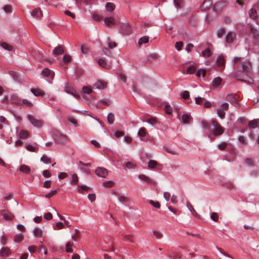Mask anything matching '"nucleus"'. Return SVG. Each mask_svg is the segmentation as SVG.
I'll return each instance as SVG.
<instances>
[{
    "label": "nucleus",
    "mask_w": 259,
    "mask_h": 259,
    "mask_svg": "<svg viewBox=\"0 0 259 259\" xmlns=\"http://www.w3.org/2000/svg\"><path fill=\"white\" fill-rule=\"evenodd\" d=\"M141 120L143 122H147L149 124L154 125L158 122L157 119L155 117L152 116H148L144 118H141Z\"/></svg>",
    "instance_id": "obj_12"
},
{
    "label": "nucleus",
    "mask_w": 259,
    "mask_h": 259,
    "mask_svg": "<svg viewBox=\"0 0 259 259\" xmlns=\"http://www.w3.org/2000/svg\"><path fill=\"white\" fill-rule=\"evenodd\" d=\"M146 134L147 132L146 128L143 127L139 129V132L138 133V135L141 139H142V138L145 137Z\"/></svg>",
    "instance_id": "obj_29"
},
{
    "label": "nucleus",
    "mask_w": 259,
    "mask_h": 259,
    "mask_svg": "<svg viewBox=\"0 0 259 259\" xmlns=\"http://www.w3.org/2000/svg\"><path fill=\"white\" fill-rule=\"evenodd\" d=\"M41 74L46 77H48L49 79L52 80L55 76L53 71L49 69L48 68H45L42 71Z\"/></svg>",
    "instance_id": "obj_10"
},
{
    "label": "nucleus",
    "mask_w": 259,
    "mask_h": 259,
    "mask_svg": "<svg viewBox=\"0 0 259 259\" xmlns=\"http://www.w3.org/2000/svg\"><path fill=\"white\" fill-rule=\"evenodd\" d=\"M139 178L141 180L144 181L149 184H154V182L153 180H152L151 179L148 178L147 176H146L144 175H143V174L140 175L139 176Z\"/></svg>",
    "instance_id": "obj_18"
},
{
    "label": "nucleus",
    "mask_w": 259,
    "mask_h": 259,
    "mask_svg": "<svg viewBox=\"0 0 259 259\" xmlns=\"http://www.w3.org/2000/svg\"><path fill=\"white\" fill-rule=\"evenodd\" d=\"M0 45L6 50H8V51H12L13 48V47L7 44V42H1L0 43Z\"/></svg>",
    "instance_id": "obj_31"
},
{
    "label": "nucleus",
    "mask_w": 259,
    "mask_h": 259,
    "mask_svg": "<svg viewBox=\"0 0 259 259\" xmlns=\"http://www.w3.org/2000/svg\"><path fill=\"white\" fill-rule=\"evenodd\" d=\"M115 6L112 3H107L105 5L106 10L109 12H112L115 9Z\"/></svg>",
    "instance_id": "obj_26"
},
{
    "label": "nucleus",
    "mask_w": 259,
    "mask_h": 259,
    "mask_svg": "<svg viewBox=\"0 0 259 259\" xmlns=\"http://www.w3.org/2000/svg\"><path fill=\"white\" fill-rule=\"evenodd\" d=\"M73 246V242L69 241L66 245L65 250L67 252H73V250L71 247Z\"/></svg>",
    "instance_id": "obj_35"
},
{
    "label": "nucleus",
    "mask_w": 259,
    "mask_h": 259,
    "mask_svg": "<svg viewBox=\"0 0 259 259\" xmlns=\"http://www.w3.org/2000/svg\"><path fill=\"white\" fill-rule=\"evenodd\" d=\"M149 38L148 36H144L140 38L138 41V45L141 46L143 44L148 43Z\"/></svg>",
    "instance_id": "obj_28"
},
{
    "label": "nucleus",
    "mask_w": 259,
    "mask_h": 259,
    "mask_svg": "<svg viewBox=\"0 0 259 259\" xmlns=\"http://www.w3.org/2000/svg\"><path fill=\"white\" fill-rule=\"evenodd\" d=\"M120 27V32L123 34L128 35L130 34L132 32V28L130 24L128 23L122 24Z\"/></svg>",
    "instance_id": "obj_8"
},
{
    "label": "nucleus",
    "mask_w": 259,
    "mask_h": 259,
    "mask_svg": "<svg viewBox=\"0 0 259 259\" xmlns=\"http://www.w3.org/2000/svg\"><path fill=\"white\" fill-rule=\"evenodd\" d=\"M3 10L6 13H11L12 12V6L9 5H6L4 7Z\"/></svg>",
    "instance_id": "obj_62"
},
{
    "label": "nucleus",
    "mask_w": 259,
    "mask_h": 259,
    "mask_svg": "<svg viewBox=\"0 0 259 259\" xmlns=\"http://www.w3.org/2000/svg\"><path fill=\"white\" fill-rule=\"evenodd\" d=\"M114 121V115L113 113H109L107 116V121L109 124H112Z\"/></svg>",
    "instance_id": "obj_36"
},
{
    "label": "nucleus",
    "mask_w": 259,
    "mask_h": 259,
    "mask_svg": "<svg viewBox=\"0 0 259 259\" xmlns=\"http://www.w3.org/2000/svg\"><path fill=\"white\" fill-rule=\"evenodd\" d=\"M98 64L100 66L106 69H107L109 67V65L107 64L106 61L102 59H99Z\"/></svg>",
    "instance_id": "obj_30"
},
{
    "label": "nucleus",
    "mask_w": 259,
    "mask_h": 259,
    "mask_svg": "<svg viewBox=\"0 0 259 259\" xmlns=\"http://www.w3.org/2000/svg\"><path fill=\"white\" fill-rule=\"evenodd\" d=\"M187 207L189 208V209L190 210V211L192 212V213L194 215V216H197L198 215V213H197V212L195 211V210L194 209V208H193V207L192 206V205H191V204L189 202H188L187 203Z\"/></svg>",
    "instance_id": "obj_37"
},
{
    "label": "nucleus",
    "mask_w": 259,
    "mask_h": 259,
    "mask_svg": "<svg viewBox=\"0 0 259 259\" xmlns=\"http://www.w3.org/2000/svg\"><path fill=\"white\" fill-rule=\"evenodd\" d=\"M65 92L68 94L72 95L77 99L80 98V96L76 93L75 90L71 86H66Z\"/></svg>",
    "instance_id": "obj_13"
},
{
    "label": "nucleus",
    "mask_w": 259,
    "mask_h": 259,
    "mask_svg": "<svg viewBox=\"0 0 259 259\" xmlns=\"http://www.w3.org/2000/svg\"><path fill=\"white\" fill-rule=\"evenodd\" d=\"M67 119L68 121L73 124L74 126H78L77 120L73 117L69 116Z\"/></svg>",
    "instance_id": "obj_49"
},
{
    "label": "nucleus",
    "mask_w": 259,
    "mask_h": 259,
    "mask_svg": "<svg viewBox=\"0 0 259 259\" xmlns=\"http://www.w3.org/2000/svg\"><path fill=\"white\" fill-rule=\"evenodd\" d=\"M221 82H222L221 78H220V77H218L215 78L213 80L212 84L214 87H217L221 83Z\"/></svg>",
    "instance_id": "obj_39"
},
{
    "label": "nucleus",
    "mask_w": 259,
    "mask_h": 259,
    "mask_svg": "<svg viewBox=\"0 0 259 259\" xmlns=\"http://www.w3.org/2000/svg\"><path fill=\"white\" fill-rule=\"evenodd\" d=\"M94 88L98 89H104L106 88V84L102 81H98L93 85Z\"/></svg>",
    "instance_id": "obj_19"
},
{
    "label": "nucleus",
    "mask_w": 259,
    "mask_h": 259,
    "mask_svg": "<svg viewBox=\"0 0 259 259\" xmlns=\"http://www.w3.org/2000/svg\"><path fill=\"white\" fill-rule=\"evenodd\" d=\"M225 33V30L224 28H220L217 31V36L219 38L222 37Z\"/></svg>",
    "instance_id": "obj_56"
},
{
    "label": "nucleus",
    "mask_w": 259,
    "mask_h": 259,
    "mask_svg": "<svg viewBox=\"0 0 259 259\" xmlns=\"http://www.w3.org/2000/svg\"><path fill=\"white\" fill-rule=\"evenodd\" d=\"M258 125L257 121L255 119L249 121L248 122V126L252 128H255Z\"/></svg>",
    "instance_id": "obj_40"
},
{
    "label": "nucleus",
    "mask_w": 259,
    "mask_h": 259,
    "mask_svg": "<svg viewBox=\"0 0 259 259\" xmlns=\"http://www.w3.org/2000/svg\"><path fill=\"white\" fill-rule=\"evenodd\" d=\"M158 165L156 161L154 160H150L148 163V167L149 169H153Z\"/></svg>",
    "instance_id": "obj_33"
},
{
    "label": "nucleus",
    "mask_w": 259,
    "mask_h": 259,
    "mask_svg": "<svg viewBox=\"0 0 259 259\" xmlns=\"http://www.w3.org/2000/svg\"><path fill=\"white\" fill-rule=\"evenodd\" d=\"M191 115L189 114L186 113L183 115L182 117V120L184 123H190L191 119Z\"/></svg>",
    "instance_id": "obj_22"
},
{
    "label": "nucleus",
    "mask_w": 259,
    "mask_h": 259,
    "mask_svg": "<svg viewBox=\"0 0 259 259\" xmlns=\"http://www.w3.org/2000/svg\"><path fill=\"white\" fill-rule=\"evenodd\" d=\"M92 18L97 21H100L103 19V17L98 14H93L92 15Z\"/></svg>",
    "instance_id": "obj_59"
},
{
    "label": "nucleus",
    "mask_w": 259,
    "mask_h": 259,
    "mask_svg": "<svg viewBox=\"0 0 259 259\" xmlns=\"http://www.w3.org/2000/svg\"><path fill=\"white\" fill-rule=\"evenodd\" d=\"M26 148L27 150L31 151V152H37L38 149L36 148L35 147L32 146L30 145H27L26 146Z\"/></svg>",
    "instance_id": "obj_51"
},
{
    "label": "nucleus",
    "mask_w": 259,
    "mask_h": 259,
    "mask_svg": "<svg viewBox=\"0 0 259 259\" xmlns=\"http://www.w3.org/2000/svg\"><path fill=\"white\" fill-rule=\"evenodd\" d=\"M10 253V249L8 247H3L0 251V255L2 257L8 256Z\"/></svg>",
    "instance_id": "obj_23"
},
{
    "label": "nucleus",
    "mask_w": 259,
    "mask_h": 259,
    "mask_svg": "<svg viewBox=\"0 0 259 259\" xmlns=\"http://www.w3.org/2000/svg\"><path fill=\"white\" fill-rule=\"evenodd\" d=\"M210 218L214 222H218L219 220V215L216 212H212L210 215Z\"/></svg>",
    "instance_id": "obj_58"
},
{
    "label": "nucleus",
    "mask_w": 259,
    "mask_h": 259,
    "mask_svg": "<svg viewBox=\"0 0 259 259\" xmlns=\"http://www.w3.org/2000/svg\"><path fill=\"white\" fill-rule=\"evenodd\" d=\"M64 53V50L62 46H59L55 47L53 50V54L55 56L61 55Z\"/></svg>",
    "instance_id": "obj_17"
},
{
    "label": "nucleus",
    "mask_w": 259,
    "mask_h": 259,
    "mask_svg": "<svg viewBox=\"0 0 259 259\" xmlns=\"http://www.w3.org/2000/svg\"><path fill=\"white\" fill-rule=\"evenodd\" d=\"M29 136V133L27 130H22L19 133V138L21 139H25Z\"/></svg>",
    "instance_id": "obj_25"
},
{
    "label": "nucleus",
    "mask_w": 259,
    "mask_h": 259,
    "mask_svg": "<svg viewBox=\"0 0 259 259\" xmlns=\"http://www.w3.org/2000/svg\"><path fill=\"white\" fill-rule=\"evenodd\" d=\"M71 56L69 55L65 54L64 55L63 58V61L65 63H68L71 61Z\"/></svg>",
    "instance_id": "obj_54"
},
{
    "label": "nucleus",
    "mask_w": 259,
    "mask_h": 259,
    "mask_svg": "<svg viewBox=\"0 0 259 259\" xmlns=\"http://www.w3.org/2000/svg\"><path fill=\"white\" fill-rule=\"evenodd\" d=\"M114 183L112 181H108L103 183V186L106 187L111 188L113 187Z\"/></svg>",
    "instance_id": "obj_63"
},
{
    "label": "nucleus",
    "mask_w": 259,
    "mask_h": 259,
    "mask_svg": "<svg viewBox=\"0 0 259 259\" xmlns=\"http://www.w3.org/2000/svg\"><path fill=\"white\" fill-rule=\"evenodd\" d=\"M31 16L37 19H39L42 17V12L39 8L34 9L31 12Z\"/></svg>",
    "instance_id": "obj_14"
},
{
    "label": "nucleus",
    "mask_w": 259,
    "mask_h": 259,
    "mask_svg": "<svg viewBox=\"0 0 259 259\" xmlns=\"http://www.w3.org/2000/svg\"><path fill=\"white\" fill-rule=\"evenodd\" d=\"M28 120L32 125L37 128H40L43 125V122L41 120L35 118L33 115L28 114L27 116Z\"/></svg>",
    "instance_id": "obj_3"
},
{
    "label": "nucleus",
    "mask_w": 259,
    "mask_h": 259,
    "mask_svg": "<svg viewBox=\"0 0 259 259\" xmlns=\"http://www.w3.org/2000/svg\"><path fill=\"white\" fill-rule=\"evenodd\" d=\"M19 170L25 174H29L31 170L29 166L25 164L21 165L19 167Z\"/></svg>",
    "instance_id": "obj_21"
},
{
    "label": "nucleus",
    "mask_w": 259,
    "mask_h": 259,
    "mask_svg": "<svg viewBox=\"0 0 259 259\" xmlns=\"http://www.w3.org/2000/svg\"><path fill=\"white\" fill-rule=\"evenodd\" d=\"M250 31L252 34L253 35V36L256 38H259V27L258 29L255 28L253 26H250Z\"/></svg>",
    "instance_id": "obj_24"
},
{
    "label": "nucleus",
    "mask_w": 259,
    "mask_h": 259,
    "mask_svg": "<svg viewBox=\"0 0 259 259\" xmlns=\"http://www.w3.org/2000/svg\"><path fill=\"white\" fill-rule=\"evenodd\" d=\"M89 188L84 185H79L77 187V190L79 193H83V191H87Z\"/></svg>",
    "instance_id": "obj_43"
},
{
    "label": "nucleus",
    "mask_w": 259,
    "mask_h": 259,
    "mask_svg": "<svg viewBox=\"0 0 259 259\" xmlns=\"http://www.w3.org/2000/svg\"><path fill=\"white\" fill-rule=\"evenodd\" d=\"M212 125L213 127L212 133L215 136L222 135L224 132L223 127L215 120L211 121Z\"/></svg>",
    "instance_id": "obj_2"
},
{
    "label": "nucleus",
    "mask_w": 259,
    "mask_h": 259,
    "mask_svg": "<svg viewBox=\"0 0 259 259\" xmlns=\"http://www.w3.org/2000/svg\"><path fill=\"white\" fill-rule=\"evenodd\" d=\"M183 46V43L182 41H178L175 44V48L178 51H180Z\"/></svg>",
    "instance_id": "obj_61"
},
{
    "label": "nucleus",
    "mask_w": 259,
    "mask_h": 259,
    "mask_svg": "<svg viewBox=\"0 0 259 259\" xmlns=\"http://www.w3.org/2000/svg\"><path fill=\"white\" fill-rule=\"evenodd\" d=\"M229 109V104L227 103H223L221 108L217 109V114L218 116L222 119L225 116L226 113L225 111H227Z\"/></svg>",
    "instance_id": "obj_5"
},
{
    "label": "nucleus",
    "mask_w": 259,
    "mask_h": 259,
    "mask_svg": "<svg viewBox=\"0 0 259 259\" xmlns=\"http://www.w3.org/2000/svg\"><path fill=\"white\" fill-rule=\"evenodd\" d=\"M245 162L248 166H253L254 165V160L251 158H246L245 160Z\"/></svg>",
    "instance_id": "obj_47"
},
{
    "label": "nucleus",
    "mask_w": 259,
    "mask_h": 259,
    "mask_svg": "<svg viewBox=\"0 0 259 259\" xmlns=\"http://www.w3.org/2000/svg\"><path fill=\"white\" fill-rule=\"evenodd\" d=\"M40 160L44 163L48 164L51 162V159L46 155H44L40 159Z\"/></svg>",
    "instance_id": "obj_44"
},
{
    "label": "nucleus",
    "mask_w": 259,
    "mask_h": 259,
    "mask_svg": "<svg viewBox=\"0 0 259 259\" xmlns=\"http://www.w3.org/2000/svg\"><path fill=\"white\" fill-rule=\"evenodd\" d=\"M152 237L155 239H159L162 238V235L160 232L154 231L153 232Z\"/></svg>",
    "instance_id": "obj_42"
},
{
    "label": "nucleus",
    "mask_w": 259,
    "mask_h": 259,
    "mask_svg": "<svg viewBox=\"0 0 259 259\" xmlns=\"http://www.w3.org/2000/svg\"><path fill=\"white\" fill-rule=\"evenodd\" d=\"M202 56L204 57H209L211 55V52L209 49L207 48L202 52Z\"/></svg>",
    "instance_id": "obj_41"
},
{
    "label": "nucleus",
    "mask_w": 259,
    "mask_h": 259,
    "mask_svg": "<svg viewBox=\"0 0 259 259\" xmlns=\"http://www.w3.org/2000/svg\"><path fill=\"white\" fill-rule=\"evenodd\" d=\"M79 179L77 175L76 174H73L72 175V180L70 182V184L72 185H76L78 184Z\"/></svg>",
    "instance_id": "obj_27"
},
{
    "label": "nucleus",
    "mask_w": 259,
    "mask_h": 259,
    "mask_svg": "<svg viewBox=\"0 0 259 259\" xmlns=\"http://www.w3.org/2000/svg\"><path fill=\"white\" fill-rule=\"evenodd\" d=\"M236 34L235 33L229 32L226 36V42L228 43L232 42Z\"/></svg>",
    "instance_id": "obj_20"
},
{
    "label": "nucleus",
    "mask_w": 259,
    "mask_h": 259,
    "mask_svg": "<svg viewBox=\"0 0 259 259\" xmlns=\"http://www.w3.org/2000/svg\"><path fill=\"white\" fill-rule=\"evenodd\" d=\"M206 74V71L204 69H199L196 72V76L200 77L201 75L203 77L205 76Z\"/></svg>",
    "instance_id": "obj_53"
},
{
    "label": "nucleus",
    "mask_w": 259,
    "mask_h": 259,
    "mask_svg": "<svg viewBox=\"0 0 259 259\" xmlns=\"http://www.w3.org/2000/svg\"><path fill=\"white\" fill-rule=\"evenodd\" d=\"M163 149L166 151L167 152L171 154L172 155H178V153L172 149L166 147H164Z\"/></svg>",
    "instance_id": "obj_50"
},
{
    "label": "nucleus",
    "mask_w": 259,
    "mask_h": 259,
    "mask_svg": "<svg viewBox=\"0 0 259 259\" xmlns=\"http://www.w3.org/2000/svg\"><path fill=\"white\" fill-rule=\"evenodd\" d=\"M82 91L84 93L89 94L92 92V90L91 88L88 87H84L82 88Z\"/></svg>",
    "instance_id": "obj_64"
},
{
    "label": "nucleus",
    "mask_w": 259,
    "mask_h": 259,
    "mask_svg": "<svg viewBox=\"0 0 259 259\" xmlns=\"http://www.w3.org/2000/svg\"><path fill=\"white\" fill-rule=\"evenodd\" d=\"M95 174L99 177L105 178L108 175V171L104 167H98L95 170Z\"/></svg>",
    "instance_id": "obj_6"
},
{
    "label": "nucleus",
    "mask_w": 259,
    "mask_h": 259,
    "mask_svg": "<svg viewBox=\"0 0 259 259\" xmlns=\"http://www.w3.org/2000/svg\"><path fill=\"white\" fill-rule=\"evenodd\" d=\"M80 237L79 232L76 229L75 230V233L72 236V239L74 241H77Z\"/></svg>",
    "instance_id": "obj_48"
},
{
    "label": "nucleus",
    "mask_w": 259,
    "mask_h": 259,
    "mask_svg": "<svg viewBox=\"0 0 259 259\" xmlns=\"http://www.w3.org/2000/svg\"><path fill=\"white\" fill-rule=\"evenodd\" d=\"M54 139L58 144H64L67 142V137L59 132L54 134Z\"/></svg>",
    "instance_id": "obj_4"
},
{
    "label": "nucleus",
    "mask_w": 259,
    "mask_h": 259,
    "mask_svg": "<svg viewBox=\"0 0 259 259\" xmlns=\"http://www.w3.org/2000/svg\"><path fill=\"white\" fill-rule=\"evenodd\" d=\"M1 214L7 221H11L15 217L14 215L8 209L2 210L1 211Z\"/></svg>",
    "instance_id": "obj_9"
},
{
    "label": "nucleus",
    "mask_w": 259,
    "mask_h": 259,
    "mask_svg": "<svg viewBox=\"0 0 259 259\" xmlns=\"http://www.w3.org/2000/svg\"><path fill=\"white\" fill-rule=\"evenodd\" d=\"M217 63L219 67V70L222 71L224 69L225 65V61L222 56H219L217 60Z\"/></svg>",
    "instance_id": "obj_11"
},
{
    "label": "nucleus",
    "mask_w": 259,
    "mask_h": 259,
    "mask_svg": "<svg viewBox=\"0 0 259 259\" xmlns=\"http://www.w3.org/2000/svg\"><path fill=\"white\" fill-rule=\"evenodd\" d=\"M34 235L36 237H40L42 236L43 232L41 229L36 228L33 232Z\"/></svg>",
    "instance_id": "obj_32"
},
{
    "label": "nucleus",
    "mask_w": 259,
    "mask_h": 259,
    "mask_svg": "<svg viewBox=\"0 0 259 259\" xmlns=\"http://www.w3.org/2000/svg\"><path fill=\"white\" fill-rule=\"evenodd\" d=\"M174 2L177 8H181L183 6V0H174Z\"/></svg>",
    "instance_id": "obj_52"
},
{
    "label": "nucleus",
    "mask_w": 259,
    "mask_h": 259,
    "mask_svg": "<svg viewBox=\"0 0 259 259\" xmlns=\"http://www.w3.org/2000/svg\"><path fill=\"white\" fill-rule=\"evenodd\" d=\"M249 15L250 18L252 19H255L257 18V14L256 10L252 8L249 11Z\"/></svg>",
    "instance_id": "obj_34"
},
{
    "label": "nucleus",
    "mask_w": 259,
    "mask_h": 259,
    "mask_svg": "<svg viewBox=\"0 0 259 259\" xmlns=\"http://www.w3.org/2000/svg\"><path fill=\"white\" fill-rule=\"evenodd\" d=\"M23 236L22 234L16 235L14 237V241L17 243H19L22 240Z\"/></svg>",
    "instance_id": "obj_57"
},
{
    "label": "nucleus",
    "mask_w": 259,
    "mask_h": 259,
    "mask_svg": "<svg viewBox=\"0 0 259 259\" xmlns=\"http://www.w3.org/2000/svg\"><path fill=\"white\" fill-rule=\"evenodd\" d=\"M118 200L122 203L125 204L129 201L130 199L128 197H127L126 196L122 195V196H119Z\"/></svg>",
    "instance_id": "obj_38"
},
{
    "label": "nucleus",
    "mask_w": 259,
    "mask_h": 259,
    "mask_svg": "<svg viewBox=\"0 0 259 259\" xmlns=\"http://www.w3.org/2000/svg\"><path fill=\"white\" fill-rule=\"evenodd\" d=\"M237 97V95L230 94L227 96L226 100L231 104H233L235 106L237 107L239 105V104L238 102Z\"/></svg>",
    "instance_id": "obj_7"
},
{
    "label": "nucleus",
    "mask_w": 259,
    "mask_h": 259,
    "mask_svg": "<svg viewBox=\"0 0 259 259\" xmlns=\"http://www.w3.org/2000/svg\"><path fill=\"white\" fill-rule=\"evenodd\" d=\"M211 5V2L210 0H204L203 3L202 4V7L203 9H207V8H209Z\"/></svg>",
    "instance_id": "obj_46"
},
{
    "label": "nucleus",
    "mask_w": 259,
    "mask_h": 259,
    "mask_svg": "<svg viewBox=\"0 0 259 259\" xmlns=\"http://www.w3.org/2000/svg\"><path fill=\"white\" fill-rule=\"evenodd\" d=\"M196 69V68L194 66H190L187 69V73L192 74L195 72Z\"/></svg>",
    "instance_id": "obj_45"
},
{
    "label": "nucleus",
    "mask_w": 259,
    "mask_h": 259,
    "mask_svg": "<svg viewBox=\"0 0 259 259\" xmlns=\"http://www.w3.org/2000/svg\"><path fill=\"white\" fill-rule=\"evenodd\" d=\"M105 24L107 26H110L112 25H115V19L112 17H106L104 19Z\"/></svg>",
    "instance_id": "obj_15"
},
{
    "label": "nucleus",
    "mask_w": 259,
    "mask_h": 259,
    "mask_svg": "<svg viewBox=\"0 0 259 259\" xmlns=\"http://www.w3.org/2000/svg\"><path fill=\"white\" fill-rule=\"evenodd\" d=\"M31 93L35 96H43L45 95L44 92L40 89H31Z\"/></svg>",
    "instance_id": "obj_16"
},
{
    "label": "nucleus",
    "mask_w": 259,
    "mask_h": 259,
    "mask_svg": "<svg viewBox=\"0 0 259 259\" xmlns=\"http://www.w3.org/2000/svg\"><path fill=\"white\" fill-rule=\"evenodd\" d=\"M64 228V225L62 222L56 223V226L54 227L55 230H60Z\"/></svg>",
    "instance_id": "obj_60"
},
{
    "label": "nucleus",
    "mask_w": 259,
    "mask_h": 259,
    "mask_svg": "<svg viewBox=\"0 0 259 259\" xmlns=\"http://www.w3.org/2000/svg\"><path fill=\"white\" fill-rule=\"evenodd\" d=\"M149 202L153 206V207L155 208H159L160 207V204L158 201H154L152 200H150Z\"/></svg>",
    "instance_id": "obj_55"
},
{
    "label": "nucleus",
    "mask_w": 259,
    "mask_h": 259,
    "mask_svg": "<svg viewBox=\"0 0 259 259\" xmlns=\"http://www.w3.org/2000/svg\"><path fill=\"white\" fill-rule=\"evenodd\" d=\"M242 69L237 71L234 74V77L237 80L247 82L248 84L253 83V80L250 77L249 74L252 70V66L248 61L242 62L241 63Z\"/></svg>",
    "instance_id": "obj_1"
}]
</instances>
